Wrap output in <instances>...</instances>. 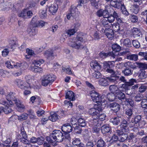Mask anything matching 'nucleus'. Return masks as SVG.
Instances as JSON below:
<instances>
[{
  "mask_svg": "<svg viewBox=\"0 0 147 147\" xmlns=\"http://www.w3.org/2000/svg\"><path fill=\"white\" fill-rule=\"evenodd\" d=\"M107 97L108 100L110 101H116V95L115 94L113 93L108 94L107 96Z\"/></svg>",
  "mask_w": 147,
  "mask_h": 147,
  "instance_id": "34",
  "label": "nucleus"
},
{
  "mask_svg": "<svg viewBox=\"0 0 147 147\" xmlns=\"http://www.w3.org/2000/svg\"><path fill=\"white\" fill-rule=\"evenodd\" d=\"M127 58L131 60L136 61L138 59V56L136 54H131L127 56Z\"/></svg>",
  "mask_w": 147,
  "mask_h": 147,
  "instance_id": "44",
  "label": "nucleus"
},
{
  "mask_svg": "<svg viewBox=\"0 0 147 147\" xmlns=\"http://www.w3.org/2000/svg\"><path fill=\"white\" fill-rule=\"evenodd\" d=\"M78 122L79 126L82 127H85L86 125V123L85 120L82 118H80L78 120Z\"/></svg>",
  "mask_w": 147,
  "mask_h": 147,
  "instance_id": "43",
  "label": "nucleus"
},
{
  "mask_svg": "<svg viewBox=\"0 0 147 147\" xmlns=\"http://www.w3.org/2000/svg\"><path fill=\"white\" fill-rule=\"evenodd\" d=\"M146 72L144 70L142 71L139 75V78L141 79H143L146 78L147 77Z\"/></svg>",
  "mask_w": 147,
  "mask_h": 147,
  "instance_id": "59",
  "label": "nucleus"
},
{
  "mask_svg": "<svg viewBox=\"0 0 147 147\" xmlns=\"http://www.w3.org/2000/svg\"><path fill=\"white\" fill-rule=\"evenodd\" d=\"M77 31V30L75 26L73 29L68 30L66 33L69 36H71L74 34Z\"/></svg>",
  "mask_w": 147,
  "mask_h": 147,
  "instance_id": "48",
  "label": "nucleus"
},
{
  "mask_svg": "<svg viewBox=\"0 0 147 147\" xmlns=\"http://www.w3.org/2000/svg\"><path fill=\"white\" fill-rule=\"evenodd\" d=\"M142 115L136 114L134 115V117L132 118L131 122L135 124L138 123L139 125L141 123L142 124L141 127H143L145 125L146 122L144 120H142Z\"/></svg>",
  "mask_w": 147,
  "mask_h": 147,
  "instance_id": "9",
  "label": "nucleus"
},
{
  "mask_svg": "<svg viewBox=\"0 0 147 147\" xmlns=\"http://www.w3.org/2000/svg\"><path fill=\"white\" fill-rule=\"evenodd\" d=\"M134 36L136 38L142 37V35L140 30L136 28H134L132 30Z\"/></svg>",
  "mask_w": 147,
  "mask_h": 147,
  "instance_id": "22",
  "label": "nucleus"
},
{
  "mask_svg": "<svg viewBox=\"0 0 147 147\" xmlns=\"http://www.w3.org/2000/svg\"><path fill=\"white\" fill-rule=\"evenodd\" d=\"M119 141V138L115 134H114L112 136L109 142L111 143L116 142Z\"/></svg>",
  "mask_w": 147,
  "mask_h": 147,
  "instance_id": "53",
  "label": "nucleus"
},
{
  "mask_svg": "<svg viewBox=\"0 0 147 147\" xmlns=\"http://www.w3.org/2000/svg\"><path fill=\"white\" fill-rule=\"evenodd\" d=\"M109 89L111 93L116 94L119 90V88L115 85H111L109 86Z\"/></svg>",
  "mask_w": 147,
  "mask_h": 147,
  "instance_id": "31",
  "label": "nucleus"
},
{
  "mask_svg": "<svg viewBox=\"0 0 147 147\" xmlns=\"http://www.w3.org/2000/svg\"><path fill=\"white\" fill-rule=\"evenodd\" d=\"M12 92H10L6 96V99L9 102L10 101H11V102H13L14 100V99L16 98L14 96Z\"/></svg>",
  "mask_w": 147,
  "mask_h": 147,
  "instance_id": "35",
  "label": "nucleus"
},
{
  "mask_svg": "<svg viewBox=\"0 0 147 147\" xmlns=\"http://www.w3.org/2000/svg\"><path fill=\"white\" fill-rule=\"evenodd\" d=\"M110 62L108 61H105L103 64V66L106 71L110 74L114 73L115 71L113 69L111 68L110 65L109 63Z\"/></svg>",
  "mask_w": 147,
  "mask_h": 147,
  "instance_id": "18",
  "label": "nucleus"
},
{
  "mask_svg": "<svg viewBox=\"0 0 147 147\" xmlns=\"http://www.w3.org/2000/svg\"><path fill=\"white\" fill-rule=\"evenodd\" d=\"M74 94V93L72 91H69L66 93L65 98H68L72 101H74L75 99Z\"/></svg>",
  "mask_w": 147,
  "mask_h": 147,
  "instance_id": "28",
  "label": "nucleus"
},
{
  "mask_svg": "<svg viewBox=\"0 0 147 147\" xmlns=\"http://www.w3.org/2000/svg\"><path fill=\"white\" fill-rule=\"evenodd\" d=\"M28 31L30 36L32 37H33L36 35L37 32L36 30L33 28L28 29Z\"/></svg>",
  "mask_w": 147,
  "mask_h": 147,
  "instance_id": "36",
  "label": "nucleus"
},
{
  "mask_svg": "<svg viewBox=\"0 0 147 147\" xmlns=\"http://www.w3.org/2000/svg\"><path fill=\"white\" fill-rule=\"evenodd\" d=\"M96 144V147H105L106 146L105 142L102 138H100L98 140Z\"/></svg>",
  "mask_w": 147,
  "mask_h": 147,
  "instance_id": "33",
  "label": "nucleus"
},
{
  "mask_svg": "<svg viewBox=\"0 0 147 147\" xmlns=\"http://www.w3.org/2000/svg\"><path fill=\"white\" fill-rule=\"evenodd\" d=\"M125 102L128 104H129L130 106L133 107L134 105V101L131 99L129 98H126Z\"/></svg>",
  "mask_w": 147,
  "mask_h": 147,
  "instance_id": "60",
  "label": "nucleus"
},
{
  "mask_svg": "<svg viewBox=\"0 0 147 147\" xmlns=\"http://www.w3.org/2000/svg\"><path fill=\"white\" fill-rule=\"evenodd\" d=\"M127 134H123L119 137V141L121 142H123L126 140H127Z\"/></svg>",
  "mask_w": 147,
  "mask_h": 147,
  "instance_id": "42",
  "label": "nucleus"
},
{
  "mask_svg": "<svg viewBox=\"0 0 147 147\" xmlns=\"http://www.w3.org/2000/svg\"><path fill=\"white\" fill-rule=\"evenodd\" d=\"M105 115L102 113L98 114L96 118H98L99 120L103 121L105 119Z\"/></svg>",
  "mask_w": 147,
  "mask_h": 147,
  "instance_id": "56",
  "label": "nucleus"
},
{
  "mask_svg": "<svg viewBox=\"0 0 147 147\" xmlns=\"http://www.w3.org/2000/svg\"><path fill=\"white\" fill-rule=\"evenodd\" d=\"M121 118L119 116H117L111 118L110 121L115 125H118L120 123Z\"/></svg>",
  "mask_w": 147,
  "mask_h": 147,
  "instance_id": "29",
  "label": "nucleus"
},
{
  "mask_svg": "<svg viewBox=\"0 0 147 147\" xmlns=\"http://www.w3.org/2000/svg\"><path fill=\"white\" fill-rule=\"evenodd\" d=\"M123 45L127 47H130L131 46V42L130 40L127 38L124 39L123 42Z\"/></svg>",
  "mask_w": 147,
  "mask_h": 147,
  "instance_id": "47",
  "label": "nucleus"
},
{
  "mask_svg": "<svg viewBox=\"0 0 147 147\" xmlns=\"http://www.w3.org/2000/svg\"><path fill=\"white\" fill-rule=\"evenodd\" d=\"M78 4L77 7H79L87 3V0H77Z\"/></svg>",
  "mask_w": 147,
  "mask_h": 147,
  "instance_id": "52",
  "label": "nucleus"
},
{
  "mask_svg": "<svg viewBox=\"0 0 147 147\" xmlns=\"http://www.w3.org/2000/svg\"><path fill=\"white\" fill-rule=\"evenodd\" d=\"M143 96L141 94L136 95L134 98L135 101L137 102H140L143 98Z\"/></svg>",
  "mask_w": 147,
  "mask_h": 147,
  "instance_id": "46",
  "label": "nucleus"
},
{
  "mask_svg": "<svg viewBox=\"0 0 147 147\" xmlns=\"http://www.w3.org/2000/svg\"><path fill=\"white\" fill-rule=\"evenodd\" d=\"M61 129L64 133H69L72 131L73 128L70 124L67 123L62 126Z\"/></svg>",
  "mask_w": 147,
  "mask_h": 147,
  "instance_id": "16",
  "label": "nucleus"
},
{
  "mask_svg": "<svg viewBox=\"0 0 147 147\" xmlns=\"http://www.w3.org/2000/svg\"><path fill=\"white\" fill-rule=\"evenodd\" d=\"M37 17L36 16H35L34 17L31 21L30 24L33 27H37V24L38 22L37 21Z\"/></svg>",
  "mask_w": 147,
  "mask_h": 147,
  "instance_id": "38",
  "label": "nucleus"
},
{
  "mask_svg": "<svg viewBox=\"0 0 147 147\" xmlns=\"http://www.w3.org/2000/svg\"><path fill=\"white\" fill-rule=\"evenodd\" d=\"M111 76L109 77H107V80L109 83H112L116 84L117 83V80L119 79V76H118L116 74L115 71H114V73L111 74Z\"/></svg>",
  "mask_w": 147,
  "mask_h": 147,
  "instance_id": "12",
  "label": "nucleus"
},
{
  "mask_svg": "<svg viewBox=\"0 0 147 147\" xmlns=\"http://www.w3.org/2000/svg\"><path fill=\"white\" fill-rule=\"evenodd\" d=\"M14 83L21 89H26L30 88V84L28 82L24 83L20 79H16L14 81Z\"/></svg>",
  "mask_w": 147,
  "mask_h": 147,
  "instance_id": "10",
  "label": "nucleus"
},
{
  "mask_svg": "<svg viewBox=\"0 0 147 147\" xmlns=\"http://www.w3.org/2000/svg\"><path fill=\"white\" fill-rule=\"evenodd\" d=\"M28 117V115L26 113H24L18 116V120L22 121L26 119Z\"/></svg>",
  "mask_w": 147,
  "mask_h": 147,
  "instance_id": "54",
  "label": "nucleus"
},
{
  "mask_svg": "<svg viewBox=\"0 0 147 147\" xmlns=\"http://www.w3.org/2000/svg\"><path fill=\"white\" fill-rule=\"evenodd\" d=\"M90 96L92 98L93 101L97 103H104L106 101L105 98L106 96L105 95L100 96L99 94L94 90H92L90 92Z\"/></svg>",
  "mask_w": 147,
  "mask_h": 147,
  "instance_id": "3",
  "label": "nucleus"
},
{
  "mask_svg": "<svg viewBox=\"0 0 147 147\" xmlns=\"http://www.w3.org/2000/svg\"><path fill=\"white\" fill-rule=\"evenodd\" d=\"M100 57L102 59H104L109 56L108 53L100 52L99 54Z\"/></svg>",
  "mask_w": 147,
  "mask_h": 147,
  "instance_id": "64",
  "label": "nucleus"
},
{
  "mask_svg": "<svg viewBox=\"0 0 147 147\" xmlns=\"http://www.w3.org/2000/svg\"><path fill=\"white\" fill-rule=\"evenodd\" d=\"M105 33L107 37L110 40H112L114 36V34L113 30L109 28H105Z\"/></svg>",
  "mask_w": 147,
  "mask_h": 147,
  "instance_id": "19",
  "label": "nucleus"
},
{
  "mask_svg": "<svg viewBox=\"0 0 147 147\" xmlns=\"http://www.w3.org/2000/svg\"><path fill=\"white\" fill-rule=\"evenodd\" d=\"M112 48L113 51L117 52L119 51L121 49L120 46L117 44L112 45Z\"/></svg>",
  "mask_w": 147,
  "mask_h": 147,
  "instance_id": "55",
  "label": "nucleus"
},
{
  "mask_svg": "<svg viewBox=\"0 0 147 147\" xmlns=\"http://www.w3.org/2000/svg\"><path fill=\"white\" fill-rule=\"evenodd\" d=\"M64 136L61 131L59 130H55L49 136L46 137V141L51 143L53 146L57 145V142H61L63 141Z\"/></svg>",
  "mask_w": 147,
  "mask_h": 147,
  "instance_id": "1",
  "label": "nucleus"
},
{
  "mask_svg": "<svg viewBox=\"0 0 147 147\" xmlns=\"http://www.w3.org/2000/svg\"><path fill=\"white\" fill-rule=\"evenodd\" d=\"M48 8L50 13L53 15L54 14L57 12L58 9V6L56 4H52L51 6H49Z\"/></svg>",
  "mask_w": 147,
  "mask_h": 147,
  "instance_id": "23",
  "label": "nucleus"
},
{
  "mask_svg": "<svg viewBox=\"0 0 147 147\" xmlns=\"http://www.w3.org/2000/svg\"><path fill=\"white\" fill-rule=\"evenodd\" d=\"M119 103H112L109 104V107L111 109V110L115 111L117 112L120 109V107Z\"/></svg>",
  "mask_w": 147,
  "mask_h": 147,
  "instance_id": "21",
  "label": "nucleus"
},
{
  "mask_svg": "<svg viewBox=\"0 0 147 147\" xmlns=\"http://www.w3.org/2000/svg\"><path fill=\"white\" fill-rule=\"evenodd\" d=\"M12 102V103L15 104L17 107L21 109V110H23L25 109V106L22 104L19 100L17 98Z\"/></svg>",
  "mask_w": 147,
  "mask_h": 147,
  "instance_id": "26",
  "label": "nucleus"
},
{
  "mask_svg": "<svg viewBox=\"0 0 147 147\" xmlns=\"http://www.w3.org/2000/svg\"><path fill=\"white\" fill-rule=\"evenodd\" d=\"M111 127L109 125H105L101 127V131L103 134L109 133L111 131Z\"/></svg>",
  "mask_w": 147,
  "mask_h": 147,
  "instance_id": "27",
  "label": "nucleus"
},
{
  "mask_svg": "<svg viewBox=\"0 0 147 147\" xmlns=\"http://www.w3.org/2000/svg\"><path fill=\"white\" fill-rule=\"evenodd\" d=\"M20 132V133H18L17 135V139L25 144L29 143V141L28 139L27 135L23 127L21 128Z\"/></svg>",
  "mask_w": 147,
  "mask_h": 147,
  "instance_id": "6",
  "label": "nucleus"
},
{
  "mask_svg": "<svg viewBox=\"0 0 147 147\" xmlns=\"http://www.w3.org/2000/svg\"><path fill=\"white\" fill-rule=\"evenodd\" d=\"M100 62L96 60H93L90 63L91 67L94 69L95 71L92 73V75L94 78L98 79L101 77V74L100 72L96 70H100L101 68V65L100 63Z\"/></svg>",
  "mask_w": 147,
  "mask_h": 147,
  "instance_id": "2",
  "label": "nucleus"
},
{
  "mask_svg": "<svg viewBox=\"0 0 147 147\" xmlns=\"http://www.w3.org/2000/svg\"><path fill=\"white\" fill-rule=\"evenodd\" d=\"M132 43L133 46L136 48H138L140 47V43L137 40H133Z\"/></svg>",
  "mask_w": 147,
  "mask_h": 147,
  "instance_id": "63",
  "label": "nucleus"
},
{
  "mask_svg": "<svg viewBox=\"0 0 147 147\" xmlns=\"http://www.w3.org/2000/svg\"><path fill=\"white\" fill-rule=\"evenodd\" d=\"M26 53L28 54V56H26V58H29L30 57H28V56H35L36 55V54L32 50H30L28 49H27L26 50Z\"/></svg>",
  "mask_w": 147,
  "mask_h": 147,
  "instance_id": "50",
  "label": "nucleus"
},
{
  "mask_svg": "<svg viewBox=\"0 0 147 147\" xmlns=\"http://www.w3.org/2000/svg\"><path fill=\"white\" fill-rule=\"evenodd\" d=\"M98 84L104 87L107 86L109 84L107 78H101L99 80Z\"/></svg>",
  "mask_w": 147,
  "mask_h": 147,
  "instance_id": "25",
  "label": "nucleus"
},
{
  "mask_svg": "<svg viewBox=\"0 0 147 147\" xmlns=\"http://www.w3.org/2000/svg\"><path fill=\"white\" fill-rule=\"evenodd\" d=\"M74 131L75 133L80 134L82 132V129L79 126H76L74 128Z\"/></svg>",
  "mask_w": 147,
  "mask_h": 147,
  "instance_id": "57",
  "label": "nucleus"
},
{
  "mask_svg": "<svg viewBox=\"0 0 147 147\" xmlns=\"http://www.w3.org/2000/svg\"><path fill=\"white\" fill-rule=\"evenodd\" d=\"M55 76L52 74L44 75L42 80V85L44 86H46L48 85L51 83L55 80Z\"/></svg>",
  "mask_w": 147,
  "mask_h": 147,
  "instance_id": "7",
  "label": "nucleus"
},
{
  "mask_svg": "<svg viewBox=\"0 0 147 147\" xmlns=\"http://www.w3.org/2000/svg\"><path fill=\"white\" fill-rule=\"evenodd\" d=\"M59 49V47H56L52 49H49L44 52V55L45 57L49 60L53 59L57 55L55 54L56 51Z\"/></svg>",
  "mask_w": 147,
  "mask_h": 147,
  "instance_id": "8",
  "label": "nucleus"
},
{
  "mask_svg": "<svg viewBox=\"0 0 147 147\" xmlns=\"http://www.w3.org/2000/svg\"><path fill=\"white\" fill-rule=\"evenodd\" d=\"M133 114V111L131 109H126L125 114L128 116V118H130L132 117Z\"/></svg>",
  "mask_w": 147,
  "mask_h": 147,
  "instance_id": "49",
  "label": "nucleus"
},
{
  "mask_svg": "<svg viewBox=\"0 0 147 147\" xmlns=\"http://www.w3.org/2000/svg\"><path fill=\"white\" fill-rule=\"evenodd\" d=\"M88 112L90 115L94 117H97V116H98V114L96 110L94 108H90L89 109Z\"/></svg>",
  "mask_w": 147,
  "mask_h": 147,
  "instance_id": "32",
  "label": "nucleus"
},
{
  "mask_svg": "<svg viewBox=\"0 0 147 147\" xmlns=\"http://www.w3.org/2000/svg\"><path fill=\"white\" fill-rule=\"evenodd\" d=\"M106 1L110 2V5L114 7L119 9L121 5V1L119 0H105Z\"/></svg>",
  "mask_w": 147,
  "mask_h": 147,
  "instance_id": "17",
  "label": "nucleus"
},
{
  "mask_svg": "<svg viewBox=\"0 0 147 147\" xmlns=\"http://www.w3.org/2000/svg\"><path fill=\"white\" fill-rule=\"evenodd\" d=\"M96 14L99 17H103L104 18H107L109 15V13L107 9H101L97 12Z\"/></svg>",
  "mask_w": 147,
  "mask_h": 147,
  "instance_id": "15",
  "label": "nucleus"
},
{
  "mask_svg": "<svg viewBox=\"0 0 147 147\" xmlns=\"http://www.w3.org/2000/svg\"><path fill=\"white\" fill-rule=\"evenodd\" d=\"M81 143L80 139L79 138H76L73 141L72 144L74 146H78Z\"/></svg>",
  "mask_w": 147,
  "mask_h": 147,
  "instance_id": "62",
  "label": "nucleus"
},
{
  "mask_svg": "<svg viewBox=\"0 0 147 147\" xmlns=\"http://www.w3.org/2000/svg\"><path fill=\"white\" fill-rule=\"evenodd\" d=\"M119 79L120 81L124 83L122 84L121 86H119V88H121L126 90L129 87L132 86L134 84V83L136 82V80L133 79H131L129 82H127L125 77L123 76L119 77Z\"/></svg>",
  "mask_w": 147,
  "mask_h": 147,
  "instance_id": "5",
  "label": "nucleus"
},
{
  "mask_svg": "<svg viewBox=\"0 0 147 147\" xmlns=\"http://www.w3.org/2000/svg\"><path fill=\"white\" fill-rule=\"evenodd\" d=\"M5 65L9 69L12 68L13 67L16 69L21 68L20 67L21 66V64L19 63H16L15 64L13 62L11 63L9 61H7L6 62Z\"/></svg>",
  "mask_w": 147,
  "mask_h": 147,
  "instance_id": "20",
  "label": "nucleus"
},
{
  "mask_svg": "<svg viewBox=\"0 0 147 147\" xmlns=\"http://www.w3.org/2000/svg\"><path fill=\"white\" fill-rule=\"evenodd\" d=\"M113 28L114 30L115 31H122L123 30L122 28L120 27L119 24L116 23L113 24Z\"/></svg>",
  "mask_w": 147,
  "mask_h": 147,
  "instance_id": "45",
  "label": "nucleus"
},
{
  "mask_svg": "<svg viewBox=\"0 0 147 147\" xmlns=\"http://www.w3.org/2000/svg\"><path fill=\"white\" fill-rule=\"evenodd\" d=\"M130 17L132 22L135 23L138 21V17L136 15H131L130 16Z\"/></svg>",
  "mask_w": 147,
  "mask_h": 147,
  "instance_id": "61",
  "label": "nucleus"
},
{
  "mask_svg": "<svg viewBox=\"0 0 147 147\" xmlns=\"http://www.w3.org/2000/svg\"><path fill=\"white\" fill-rule=\"evenodd\" d=\"M60 116L57 115L56 113L51 112L50 113V116H49V119L53 122H55L59 119Z\"/></svg>",
  "mask_w": 147,
  "mask_h": 147,
  "instance_id": "24",
  "label": "nucleus"
},
{
  "mask_svg": "<svg viewBox=\"0 0 147 147\" xmlns=\"http://www.w3.org/2000/svg\"><path fill=\"white\" fill-rule=\"evenodd\" d=\"M116 102L119 104H121L122 103V100L126 98L125 94L119 90L115 94Z\"/></svg>",
  "mask_w": 147,
  "mask_h": 147,
  "instance_id": "11",
  "label": "nucleus"
},
{
  "mask_svg": "<svg viewBox=\"0 0 147 147\" xmlns=\"http://www.w3.org/2000/svg\"><path fill=\"white\" fill-rule=\"evenodd\" d=\"M122 73L124 74V76H128L132 74L133 70L130 68H125L122 70Z\"/></svg>",
  "mask_w": 147,
  "mask_h": 147,
  "instance_id": "30",
  "label": "nucleus"
},
{
  "mask_svg": "<svg viewBox=\"0 0 147 147\" xmlns=\"http://www.w3.org/2000/svg\"><path fill=\"white\" fill-rule=\"evenodd\" d=\"M44 62V61L42 59H40L37 60H34L33 62V66L39 67Z\"/></svg>",
  "mask_w": 147,
  "mask_h": 147,
  "instance_id": "41",
  "label": "nucleus"
},
{
  "mask_svg": "<svg viewBox=\"0 0 147 147\" xmlns=\"http://www.w3.org/2000/svg\"><path fill=\"white\" fill-rule=\"evenodd\" d=\"M137 135L134 133H130L128 136L127 135V140L129 143L132 144L134 146V144L137 141V139L136 138Z\"/></svg>",
  "mask_w": 147,
  "mask_h": 147,
  "instance_id": "14",
  "label": "nucleus"
},
{
  "mask_svg": "<svg viewBox=\"0 0 147 147\" xmlns=\"http://www.w3.org/2000/svg\"><path fill=\"white\" fill-rule=\"evenodd\" d=\"M0 108L2 109L3 112H4L6 114H8L13 111L11 107L7 106V105L5 106L4 109L2 107H0Z\"/></svg>",
  "mask_w": 147,
  "mask_h": 147,
  "instance_id": "40",
  "label": "nucleus"
},
{
  "mask_svg": "<svg viewBox=\"0 0 147 147\" xmlns=\"http://www.w3.org/2000/svg\"><path fill=\"white\" fill-rule=\"evenodd\" d=\"M109 23V22L107 20L105 19H103L101 21V26L106 28H108L110 26ZM111 25L110 24V25Z\"/></svg>",
  "mask_w": 147,
  "mask_h": 147,
  "instance_id": "39",
  "label": "nucleus"
},
{
  "mask_svg": "<svg viewBox=\"0 0 147 147\" xmlns=\"http://www.w3.org/2000/svg\"><path fill=\"white\" fill-rule=\"evenodd\" d=\"M83 41V38L78 36L75 39L73 40L70 42L69 45L73 48L76 49L82 48L83 47L82 43Z\"/></svg>",
  "mask_w": 147,
  "mask_h": 147,
  "instance_id": "4",
  "label": "nucleus"
},
{
  "mask_svg": "<svg viewBox=\"0 0 147 147\" xmlns=\"http://www.w3.org/2000/svg\"><path fill=\"white\" fill-rule=\"evenodd\" d=\"M137 65L140 68L143 69H147V64L142 63H137Z\"/></svg>",
  "mask_w": 147,
  "mask_h": 147,
  "instance_id": "58",
  "label": "nucleus"
},
{
  "mask_svg": "<svg viewBox=\"0 0 147 147\" xmlns=\"http://www.w3.org/2000/svg\"><path fill=\"white\" fill-rule=\"evenodd\" d=\"M109 12H110L109 13H110V14L114 17L115 18H116L118 17V13H117L116 11L114 10L112 8H110Z\"/></svg>",
  "mask_w": 147,
  "mask_h": 147,
  "instance_id": "51",
  "label": "nucleus"
},
{
  "mask_svg": "<svg viewBox=\"0 0 147 147\" xmlns=\"http://www.w3.org/2000/svg\"><path fill=\"white\" fill-rule=\"evenodd\" d=\"M30 68V69L31 71L35 73L40 72L42 70V69L40 67L33 65L32 66V65Z\"/></svg>",
  "mask_w": 147,
  "mask_h": 147,
  "instance_id": "37",
  "label": "nucleus"
},
{
  "mask_svg": "<svg viewBox=\"0 0 147 147\" xmlns=\"http://www.w3.org/2000/svg\"><path fill=\"white\" fill-rule=\"evenodd\" d=\"M76 9L75 7H71L70 9L69 13L66 15L67 18L68 20H71L75 18L77 15Z\"/></svg>",
  "mask_w": 147,
  "mask_h": 147,
  "instance_id": "13",
  "label": "nucleus"
}]
</instances>
